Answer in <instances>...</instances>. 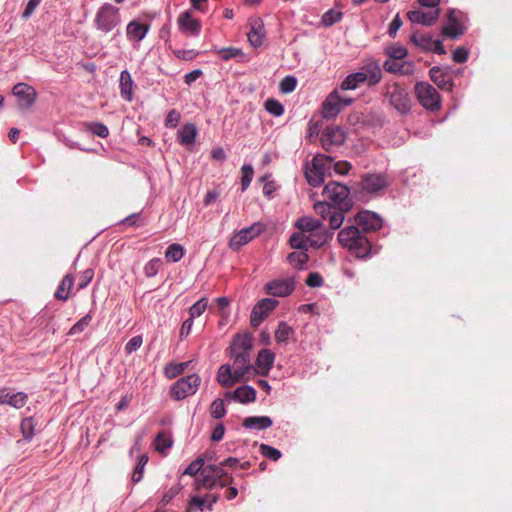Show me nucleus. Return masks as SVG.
I'll list each match as a JSON object with an SVG mask.
<instances>
[{
	"instance_id": "nucleus-9",
	"label": "nucleus",
	"mask_w": 512,
	"mask_h": 512,
	"mask_svg": "<svg viewBox=\"0 0 512 512\" xmlns=\"http://www.w3.org/2000/svg\"><path fill=\"white\" fill-rule=\"evenodd\" d=\"M264 229V224L260 222H256L249 227L241 229L230 238L229 247L234 251H238L242 246L260 235Z\"/></svg>"
},
{
	"instance_id": "nucleus-64",
	"label": "nucleus",
	"mask_w": 512,
	"mask_h": 512,
	"mask_svg": "<svg viewBox=\"0 0 512 512\" xmlns=\"http://www.w3.org/2000/svg\"><path fill=\"white\" fill-rule=\"evenodd\" d=\"M204 507H205V500H203V498H200L198 496H194L189 501L186 512H194L195 510L202 511Z\"/></svg>"
},
{
	"instance_id": "nucleus-18",
	"label": "nucleus",
	"mask_w": 512,
	"mask_h": 512,
	"mask_svg": "<svg viewBox=\"0 0 512 512\" xmlns=\"http://www.w3.org/2000/svg\"><path fill=\"white\" fill-rule=\"evenodd\" d=\"M12 91L19 98L20 105L23 108L31 107L36 101L37 93L35 89L26 83H17Z\"/></svg>"
},
{
	"instance_id": "nucleus-20",
	"label": "nucleus",
	"mask_w": 512,
	"mask_h": 512,
	"mask_svg": "<svg viewBox=\"0 0 512 512\" xmlns=\"http://www.w3.org/2000/svg\"><path fill=\"white\" fill-rule=\"evenodd\" d=\"M27 399V395L23 392L10 394L7 389L0 390V405L8 404L16 409H20L27 403Z\"/></svg>"
},
{
	"instance_id": "nucleus-2",
	"label": "nucleus",
	"mask_w": 512,
	"mask_h": 512,
	"mask_svg": "<svg viewBox=\"0 0 512 512\" xmlns=\"http://www.w3.org/2000/svg\"><path fill=\"white\" fill-rule=\"evenodd\" d=\"M333 158L323 154H317L312 159L311 165L308 163L304 168V173L307 182L313 186L318 187L324 181L327 174L331 169Z\"/></svg>"
},
{
	"instance_id": "nucleus-41",
	"label": "nucleus",
	"mask_w": 512,
	"mask_h": 512,
	"mask_svg": "<svg viewBox=\"0 0 512 512\" xmlns=\"http://www.w3.org/2000/svg\"><path fill=\"white\" fill-rule=\"evenodd\" d=\"M309 256L305 251L292 252L287 256V261L295 268L302 269L308 262Z\"/></svg>"
},
{
	"instance_id": "nucleus-50",
	"label": "nucleus",
	"mask_w": 512,
	"mask_h": 512,
	"mask_svg": "<svg viewBox=\"0 0 512 512\" xmlns=\"http://www.w3.org/2000/svg\"><path fill=\"white\" fill-rule=\"evenodd\" d=\"M203 466L204 459L202 457H198L186 467L182 475L196 476L199 472L201 473L204 468Z\"/></svg>"
},
{
	"instance_id": "nucleus-57",
	"label": "nucleus",
	"mask_w": 512,
	"mask_h": 512,
	"mask_svg": "<svg viewBox=\"0 0 512 512\" xmlns=\"http://www.w3.org/2000/svg\"><path fill=\"white\" fill-rule=\"evenodd\" d=\"M161 265H162V262L159 258L151 259L148 263H146V265L144 267V273H145L146 277L155 276L158 273Z\"/></svg>"
},
{
	"instance_id": "nucleus-23",
	"label": "nucleus",
	"mask_w": 512,
	"mask_h": 512,
	"mask_svg": "<svg viewBox=\"0 0 512 512\" xmlns=\"http://www.w3.org/2000/svg\"><path fill=\"white\" fill-rule=\"evenodd\" d=\"M252 338L248 333L237 334L231 345V354H250Z\"/></svg>"
},
{
	"instance_id": "nucleus-21",
	"label": "nucleus",
	"mask_w": 512,
	"mask_h": 512,
	"mask_svg": "<svg viewBox=\"0 0 512 512\" xmlns=\"http://www.w3.org/2000/svg\"><path fill=\"white\" fill-rule=\"evenodd\" d=\"M361 73L366 78V83L369 86L378 84L382 79V70L377 61H369L363 67Z\"/></svg>"
},
{
	"instance_id": "nucleus-44",
	"label": "nucleus",
	"mask_w": 512,
	"mask_h": 512,
	"mask_svg": "<svg viewBox=\"0 0 512 512\" xmlns=\"http://www.w3.org/2000/svg\"><path fill=\"white\" fill-rule=\"evenodd\" d=\"M173 444L171 437L165 432L157 434L155 439V448L158 452L164 453Z\"/></svg>"
},
{
	"instance_id": "nucleus-58",
	"label": "nucleus",
	"mask_w": 512,
	"mask_h": 512,
	"mask_svg": "<svg viewBox=\"0 0 512 512\" xmlns=\"http://www.w3.org/2000/svg\"><path fill=\"white\" fill-rule=\"evenodd\" d=\"M21 431L26 440H31L34 435V422L32 418H25L21 422Z\"/></svg>"
},
{
	"instance_id": "nucleus-16",
	"label": "nucleus",
	"mask_w": 512,
	"mask_h": 512,
	"mask_svg": "<svg viewBox=\"0 0 512 512\" xmlns=\"http://www.w3.org/2000/svg\"><path fill=\"white\" fill-rule=\"evenodd\" d=\"M429 75L437 87L443 91H452L453 78L448 68L434 66L430 69Z\"/></svg>"
},
{
	"instance_id": "nucleus-52",
	"label": "nucleus",
	"mask_w": 512,
	"mask_h": 512,
	"mask_svg": "<svg viewBox=\"0 0 512 512\" xmlns=\"http://www.w3.org/2000/svg\"><path fill=\"white\" fill-rule=\"evenodd\" d=\"M210 413L215 419L224 417L226 414L224 401L222 399H215L210 406Z\"/></svg>"
},
{
	"instance_id": "nucleus-27",
	"label": "nucleus",
	"mask_w": 512,
	"mask_h": 512,
	"mask_svg": "<svg viewBox=\"0 0 512 512\" xmlns=\"http://www.w3.org/2000/svg\"><path fill=\"white\" fill-rule=\"evenodd\" d=\"M272 420L268 416H251L243 420L242 425L247 429L265 430L272 426Z\"/></svg>"
},
{
	"instance_id": "nucleus-28",
	"label": "nucleus",
	"mask_w": 512,
	"mask_h": 512,
	"mask_svg": "<svg viewBox=\"0 0 512 512\" xmlns=\"http://www.w3.org/2000/svg\"><path fill=\"white\" fill-rule=\"evenodd\" d=\"M408 18L413 23L423 24L430 26L432 25L438 18V11L434 12H422V11H410L408 13Z\"/></svg>"
},
{
	"instance_id": "nucleus-43",
	"label": "nucleus",
	"mask_w": 512,
	"mask_h": 512,
	"mask_svg": "<svg viewBox=\"0 0 512 512\" xmlns=\"http://www.w3.org/2000/svg\"><path fill=\"white\" fill-rule=\"evenodd\" d=\"M349 210H343L342 208L336 207L329 216V226L332 230H336L341 227L344 221V214Z\"/></svg>"
},
{
	"instance_id": "nucleus-6",
	"label": "nucleus",
	"mask_w": 512,
	"mask_h": 512,
	"mask_svg": "<svg viewBox=\"0 0 512 512\" xmlns=\"http://www.w3.org/2000/svg\"><path fill=\"white\" fill-rule=\"evenodd\" d=\"M349 188L339 182L331 181L323 189V198L338 208L350 210L352 207L349 199Z\"/></svg>"
},
{
	"instance_id": "nucleus-30",
	"label": "nucleus",
	"mask_w": 512,
	"mask_h": 512,
	"mask_svg": "<svg viewBox=\"0 0 512 512\" xmlns=\"http://www.w3.org/2000/svg\"><path fill=\"white\" fill-rule=\"evenodd\" d=\"M73 285L74 277L71 274L65 275L54 294L55 298L60 301H67Z\"/></svg>"
},
{
	"instance_id": "nucleus-61",
	"label": "nucleus",
	"mask_w": 512,
	"mask_h": 512,
	"mask_svg": "<svg viewBox=\"0 0 512 512\" xmlns=\"http://www.w3.org/2000/svg\"><path fill=\"white\" fill-rule=\"evenodd\" d=\"M142 343H143V338L141 335L132 337L127 342V344L125 346V352L127 354H131V353L135 352L136 350H138L141 347Z\"/></svg>"
},
{
	"instance_id": "nucleus-54",
	"label": "nucleus",
	"mask_w": 512,
	"mask_h": 512,
	"mask_svg": "<svg viewBox=\"0 0 512 512\" xmlns=\"http://www.w3.org/2000/svg\"><path fill=\"white\" fill-rule=\"evenodd\" d=\"M259 450L264 457L271 459L273 461L279 460L282 455L280 450L267 444H261Z\"/></svg>"
},
{
	"instance_id": "nucleus-53",
	"label": "nucleus",
	"mask_w": 512,
	"mask_h": 512,
	"mask_svg": "<svg viewBox=\"0 0 512 512\" xmlns=\"http://www.w3.org/2000/svg\"><path fill=\"white\" fill-rule=\"evenodd\" d=\"M208 305V300L206 298H201L196 303H194L189 309V315L191 319L198 317L203 314Z\"/></svg>"
},
{
	"instance_id": "nucleus-56",
	"label": "nucleus",
	"mask_w": 512,
	"mask_h": 512,
	"mask_svg": "<svg viewBox=\"0 0 512 512\" xmlns=\"http://www.w3.org/2000/svg\"><path fill=\"white\" fill-rule=\"evenodd\" d=\"M147 462H148V456L142 455L139 459L137 466L135 467V469L133 471V474H132L133 482L138 483L141 481V479L143 477V470H144V467Z\"/></svg>"
},
{
	"instance_id": "nucleus-49",
	"label": "nucleus",
	"mask_w": 512,
	"mask_h": 512,
	"mask_svg": "<svg viewBox=\"0 0 512 512\" xmlns=\"http://www.w3.org/2000/svg\"><path fill=\"white\" fill-rule=\"evenodd\" d=\"M92 320V316L87 314L83 316L77 323H75L69 330L68 335L73 336L79 334L87 328Z\"/></svg>"
},
{
	"instance_id": "nucleus-15",
	"label": "nucleus",
	"mask_w": 512,
	"mask_h": 512,
	"mask_svg": "<svg viewBox=\"0 0 512 512\" xmlns=\"http://www.w3.org/2000/svg\"><path fill=\"white\" fill-rule=\"evenodd\" d=\"M294 281L290 278L275 279L265 285L266 293L274 297H285L294 291Z\"/></svg>"
},
{
	"instance_id": "nucleus-36",
	"label": "nucleus",
	"mask_w": 512,
	"mask_h": 512,
	"mask_svg": "<svg viewBox=\"0 0 512 512\" xmlns=\"http://www.w3.org/2000/svg\"><path fill=\"white\" fill-rule=\"evenodd\" d=\"M332 234L327 231H322L321 229L316 231L315 233H311L308 235V245L313 248L322 247L330 238Z\"/></svg>"
},
{
	"instance_id": "nucleus-25",
	"label": "nucleus",
	"mask_w": 512,
	"mask_h": 512,
	"mask_svg": "<svg viewBox=\"0 0 512 512\" xmlns=\"http://www.w3.org/2000/svg\"><path fill=\"white\" fill-rule=\"evenodd\" d=\"M399 61L400 60H386L383 64L385 71L401 75H409L413 72L412 63Z\"/></svg>"
},
{
	"instance_id": "nucleus-38",
	"label": "nucleus",
	"mask_w": 512,
	"mask_h": 512,
	"mask_svg": "<svg viewBox=\"0 0 512 512\" xmlns=\"http://www.w3.org/2000/svg\"><path fill=\"white\" fill-rule=\"evenodd\" d=\"M411 42L424 51L430 50L432 47V37L429 34L415 32L410 37Z\"/></svg>"
},
{
	"instance_id": "nucleus-24",
	"label": "nucleus",
	"mask_w": 512,
	"mask_h": 512,
	"mask_svg": "<svg viewBox=\"0 0 512 512\" xmlns=\"http://www.w3.org/2000/svg\"><path fill=\"white\" fill-rule=\"evenodd\" d=\"M178 25L181 30L187 31L192 35H197L201 29L200 21L194 19L188 11L180 14L178 17Z\"/></svg>"
},
{
	"instance_id": "nucleus-29",
	"label": "nucleus",
	"mask_w": 512,
	"mask_h": 512,
	"mask_svg": "<svg viewBox=\"0 0 512 512\" xmlns=\"http://www.w3.org/2000/svg\"><path fill=\"white\" fill-rule=\"evenodd\" d=\"M217 381L225 388H230L234 384L241 382L240 380H236V377L233 375V370L229 365L220 366L217 373Z\"/></svg>"
},
{
	"instance_id": "nucleus-42",
	"label": "nucleus",
	"mask_w": 512,
	"mask_h": 512,
	"mask_svg": "<svg viewBox=\"0 0 512 512\" xmlns=\"http://www.w3.org/2000/svg\"><path fill=\"white\" fill-rule=\"evenodd\" d=\"M188 365L189 362L169 363L164 368V374L167 378L173 379L182 374Z\"/></svg>"
},
{
	"instance_id": "nucleus-63",
	"label": "nucleus",
	"mask_w": 512,
	"mask_h": 512,
	"mask_svg": "<svg viewBox=\"0 0 512 512\" xmlns=\"http://www.w3.org/2000/svg\"><path fill=\"white\" fill-rule=\"evenodd\" d=\"M181 490L180 484H176L172 486L162 497L160 500V504L165 506L167 505Z\"/></svg>"
},
{
	"instance_id": "nucleus-14",
	"label": "nucleus",
	"mask_w": 512,
	"mask_h": 512,
	"mask_svg": "<svg viewBox=\"0 0 512 512\" xmlns=\"http://www.w3.org/2000/svg\"><path fill=\"white\" fill-rule=\"evenodd\" d=\"M356 227L364 232L376 231L382 227V219L371 211H361L355 216Z\"/></svg>"
},
{
	"instance_id": "nucleus-1",
	"label": "nucleus",
	"mask_w": 512,
	"mask_h": 512,
	"mask_svg": "<svg viewBox=\"0 0 512 512\" xmlns=\"http://www.w3.org/2000/svg\"><path fill=\"white\" fill-rule=\"evenodd\" d=\"M339 243L357 258H365L371 251L369 240L356 226H348L338 233Z\"/></svg>"
},
{
	"instance_id": "nucleus-4",
	"label": "nucleus",
	"mask_w": 512,
	"mask_h": 512,
	"mask_svg": "<svg viewBox=\"0 0 512 512\" xmlns=\"http://www.w3.org/2000/svg\"><path fill=\"white\" fill-rule=\"evenodd\" d=\"M383 95L389 104L400 114H407L411 110L412 102L407 90L399 83H387L383 87Z\"/></svg>"
},
{
	"instance_id": "nucleus-59",
	"label": "nucleus",
	"mask_w": 512,
	"mask_h": 512,
	"mask_svg": "<svg viewBox=\"0 0 512 512\" xmlns=\"http://www.w3.org/2000/svg\"><path fill=\"white\" fill-rule=\"evenodd\" d=\"M296 78L293 76H286L280 82V90L282 93H291L296 88Z\"/></svg>"
},
{
	"instance_id": "nucleus-11",
	"label": "nucleus",
	"mask_w": 512,
	"mask_h": 512,
	"mask_svg": "<svg viewBox=\"0 0 512 512\" xmlns=\"http://www.w3.org/2000/svg\"><path fill=\"white\" fill-rule=\"evenodd\" d=\"M231 355L234 357L233 366L231 368L233 370L234 377H236V380H248L256 373V369L250 363V354Z\"/></svg>"
},
{
	"instance_id": "nucleus-22",
	"label": "nucleus",
	"mask_w": 512,
	"mask_h": 512,
	"mask_svg": "<svg viewBox=\"0 0 512 512\" xmlns=\"http://www.w3.org/2000/svg\"><path fill=\"white\" fill-rule=\"evenodd\" d=\"M274 353L268 349H263L259 352L256 359V373L267 376L274 363Z\"/></svg>"
},
{
	"instance_id": "nucleus-46",
	"label": "nucleus",
	"mask_w": 512,
	"mask_h": 512,
	"mask_svg": "<svg viewBox=\"0 0 512 512\" xmlns=\"http://www.w3.org/2000/svg\"><path fill=\"white\" fill-rule=\"evenodd\" d=\"M215 52L224 61H228L230 59H234V58L243 56L242 50L239 48H235V47L221 48V49L215 50Z\"/></svg>"
},
{
	"instance_id": "nucleus-40",
	"label": "nucleus",
	"mask_w": 512,
	"mask_h": 512,
	"mask_svg": "<svg viewBox=\"0 0 512 512\" xmlns=\"http://www.w3.org/2000/svg\"><path fill=\"white\" fill-rule=\"evenodd\" d=\"M289 244L293 249L306 251L309 247L308 235H305L302 232L293 233L289 239Z\"/></svg>"
},
{
	"instance_id": "nucleus-34",
	"label": "nucleus",
	"mask_w": 512,
	"mask_h": 512,
	"mask_svg": "<svg viewBox=\"0 0 512 512\" xmlns=\"http://www.w3.org/2000/svg\"><path fill=\"white\" fill-rule=\"evenodd\" d=\"M148 31V26L132 21L127 26V35L135 41L142 40Z\"/></svg>"
},
{
	"instance_id": "nucleus-48",
	"label": "nucleus",
	"mask_w": 512,
	"mask_h": 512,
	"mask_svg": "<svg viewBox=\"0 0 512 512\" xmlns=\"http://www.w3.org/2000/svg\"><path fill=\"white\" fill-rule=\"evenodd\" d=\"M291 334H293V329L286 322H280L275 331V339L277 342H285Z\"/></svg>"
},
{
	"instance_id": "nucleus-45",
	"label": "nucleus",
	"mask_w": 512,
	"mask_h": 512,
	"mask_svg": "<svg viewBox=\"0 0 512 512\" xmlns=\"http://www.w3.org/2000/svg\"><path fill=\"white\" fill-rule=\"evenodd\" d=\"M336 206L329 203L325 199L323 201H318L314 204L315 212L320 215L323 219L329 218L331 213L334 211Z\"/></svg>"
},
{
	"instance_id": "nucleus-47",
	"label": "nucleus",
	"mask_w": 512,
	"mask_h": 512,
	"mask_svg": "<svg viewBox=\"0 0 512 512\" xmlns=\"http://www.w3.org/2000/svg\"><path fill=\"white\" fill-rule=\"evenodd\" d=\"M184 256V249L180 244H171L168 246L165 257L172 260L173 262H178Z\"/></svg>"
},
{
	"instance_id": "nucleus-5",
	"label": "nucleus",
	"mask_w": 512,
	"mask_h": 512,
	"mask_svg": "<svg viewBox=\"0 0 512 512\" xmlns=\"http://www.w3.org/2000/svg\"><path fill=\"white\" fill-rule=\"evenodd\" d=\"M121 22L120 10L110 3L103 4L95 14L94 25L102 33L113 31Z\"/></svg>"
},
{
	"instance_id": "nucleus-51",
	"label": "nucleus",
	"mask_w": 512,
	"mask_h": 512,
	"mask_svg": "<svg viewBox=\"0 0 512 512\" xmlns=\"http://www.w3.org/2000/svg\"><path fill=\"white\" fill-rule=\"evenodd\" d=\"M242 172V179H241V186L242 191H245L250 183L252 182L253 175H254V169L251 165H243L241 168Z\"/></svg>"
},
{
	"instance_id": "nucleus-10",
	"label": "nucleus",
	"mask_w": 512,
	"mask_h": 512,
	"mask_svg": "<svg viewBox=\"0 0 512 512\" xmlns=\"http://www.w3.org/2000/svg\"><path fill=\"white\" fill-rule=\"evenodd\" d=\"M346 139L344 131L336 125L327 126L321 133V144L325 151L331 152L333 147L341 146Z\"/></svg>"
},
{
	"instance_id": "nucleus-62",
	"label": "nucleus",
	"mask_w": 512,
	"mask_h": 512,
	"mask_svg": "<svg viewBox=\"0 0 512 512\" xmlns=\"http://www.w3.org/2000/svg\"><path fill=\"white\" fill-rule=\"evenodd\" d=\"M173 53L177 58H179L181 60H185V61H191V60L195 59L199 54L197 51H195L193 49H189V50L177 49V50H174Z\"/></svg>"
},
{
	"instance_id": "nucleus-19",
	"label": "nucleus",
	"mask_w": 512,
	"mask_h": 512,
	"mask_svg": "<svg viewBox=\"0 0 512 512\" xmlns=\"http://www.w3.org/2000/svg\"><path fill=\"white\" fill-rule=\"evenodd\" d=\"M340 95L337 90L328 94L322 103V116L325 119L335 118L342 110L340 106Z\"/></svg>"
},
{
	"instance_id": "nucleus-13",
	"label": "nucleus",
	"mask_w": 512,
	"mask_h": 512,
	"mask_svg": "<svg viewBox=\"0 0 512 512\" xmlns=\"http://www.w3.org/2000/svg\"><path fill=\"white\" fill-rule=\"evenodd\" d=\"M278 301L272 298H266L261 300L254 306L251 316L250 323L253 327H257L260 323L268 316L269 312L275 309Z\"/></svg>"
},
{
	"instance_id": "nucleus-55",
	"label": "nucleus",
	"mask_w": 512,
	"mask_h": 512,
	"mask_svg": "<svg viewBox=\"0 0 512 512\" xmlns=\"http://www.w3.org/2000/svg\"><path fill=\"white\" fill-rule=\"evenodd\" d=\"M265 109L274 116H281L284 113L283 105L275 99H268L265 102Z\"/></svg>"
},
{
	"instance_id": "nucleus-37",
	"label": "nucleus",
	"mask_w": 512,
	"mask_h": 512,
	"mask_svg": "<svg viewBox=\"0 0 512 512\" xmlns=\"http://www.w3.org/2000/svg\"><path fill=\"white\" fill-rule=\"evenodd\" d=\"M197 128L194 124H186L179 131V137L182 144L190 145L195 142Z\"/></svg>"
},
{
	"instance_id": "nucleus-35",
	"label": "nucleus",
	"mask_w": 512,
	"mask_h": 512,
	"mask_svg": "<svg viewBox=\"0 0 512 512\" xmlns=\"http://www.w3.org/2000/svg\"><path fill=\"white\" fill-rule=\"evenodd\" d=\"M464 31L465 27L456 19H452V22L449 25L442 28L441 33L445 37L457 39L464 34Z\"/></svg>"
},
{
	"instance_id": "nucleus-12",
	"label": "nucleus",
	"mask_w": 512,
	"mask_h": 512,
	"mask_svg": "<svg viewBox=\"0 0 512 512\" xmlns=\"http://www.w3.org/2000/svg\"><path fill=\"white\" fill-rule=\"evenodd\" d=\"M389 185L388 179L384 174H365L361 179V188L370 194H376L384 190Z\"/></svg>"
},
{
	"instance_id": "nucleus-31",
	"label": "nucleus",
	"mask_w": 512,
	"mask_h": 512,
	"mask_svg": "<svg viewBox=\"0 0 512 512\" xmlns=\"http://www.w3.org/2000/svg\"><path fill=\"white\" fill-rule=\"evenodd\" d=\"M120 94L123 99L126 101L132 100V88H133V80L130 73L127 70H124L120 74Z\"/></svg>"
},
{
	"instance_id": "nucleus-17",
	"label": "nucleus",
	"mask_w": 512,
	"mask_h": 512,
	"mask_svg": "<svg viewBox=\"0 0 512 512\" xmlns=\"http://www.w3.org/2000/svg\"><path fill=\"white\" fill-rule=\"evenodd\" d=\"M249 27L248 41L253 47L258 48L263 44L265 38L264 23L261 18L252 17L249 19Z\"/></svg>"
},
{
	"instance_id": "nucleus-26",
	"label": "nucleus",
	"mask_w": 512,
	"mask_h": 512,
	"mask_svg": "<svg viewBox=\"0 0 512 512\" xmlns=\"http://www.w3.org/2000/svg\"><path fill=\"white\" fill-rule=\"evenodd\" d=\"M226 397H232L240 403L254 402L256 399V391L251 386L238 387L232 394L227 393Z\"/></svg>"
},
{
	"instance_id": "nucleus-8",
	"label": "nucleus",
	"mask_w": 512,
	"mask_h": 512,
	"mask_svg": "<svg viewBox=\"0 0 512 512\" xmlns=\"http://www.w3.org/2000/svg\"><path fill=\"white\" fill-rule=\"evenodd\" d=\"M201 383L197 374H191L178 379L170 388V396L179 401L190 395H194Z\"/></svg>"
},
{
	"instance_id": "nucleus-7",
	"label": "nucleus",
	"mask_w": 512,
	"mask_h": 512,
	"mask_svg": "<svg viewBox=\"0 0 512 512\" xmlns=\"http://www.w3.org/2000/svg\"><path fill=\"white\" fill-rule=\"evenodd\" d=\"M414 92L419 103L427 110L438 111L441 108V97L437 90L428 82H417Z\"/></svg>"
},
{
	"instance_id": "nucleus-60",
	"label": "nucleus",
	"mask_w": 512,
	"mask_h": 512,
	"mask_svg": "<svg viewBox=\"0 0 512 512\" xmlns=\"http://www.w3.org/2000/svg\"><path fill=\"white\" fill-rule=\"evenodd\" d=\"M407 49L403 46H392L388 50L389 60H402L407 56Z\"/></svg>"
},
{
	"instance_id": "nucleus-3",
	"label": "nucleus",
	"mask_w": 512,
	"mask_h": 512,
	"mask_svg": "<svg viewBox=\"0 0 512 512\" xmlns=\"http://www.w3.org/2000/svg\"><path fill=\"white\" fill-rule=\"evenodd\" d=\"M232 482V476H229L221 466L213 464L204 466L201 478L196 479L197 488L204 487L206 489H213L216 486L223 488Z\"/></svg>"
},
{
	"instance_id": "nucleus-32",
	"label": "nucleus",
	"mask_w": 512,
	"mask_h": 512,
	"mask_svg": "<svg viewBox=\"0 0 512 512\" xmlns=\"http://www.w3.org/2000/svg\"><path fill=\"white\" fill-rule=\"evenodd\" d=\"M295 225L300 230V232L304 234L306 232H309L310 234L315 233L323 226L320 220L313 219L311 217H301L297 220Z\"/></svg>"
},
{
	"instance_id": "nucleus-39",
	"label": "nucleus",
	"mask_w": 512,
	"mask_h": 512,
	"mask_svg": "<svg viewBox=\"0 0 512 512\" xmlns=\"http://www.w3.org/2000/svg\"><path fill=\"white\" fill-rule=\"evenodd\" d=\"M83 126L86 131L91 132L100 138H107L109 136V129L106 125L100 122H84Z\"/></svg>"
},
{
	"instance_id": "nucleus-33",
	"label": "nucleus",
	"mask_w": 512,
	"mask_h": 512,
	"mask_svg": "<svg viewBox=\"0 0 512 512\" xmlns=\"http://www.w3.org/2000/svg\"><path fill=\"white\" fill-rule=\"evenodd\" d=\"M366 78L363 73L357 72L348 75L341 83L342 90H355L360 84L365 83Z\"/></svg>"
}]
</instances>
